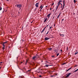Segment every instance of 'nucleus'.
I'll use <instances>...</instances> for the list:
<instances>
[{"mask_svg": "<svg viewBox=\"0 0 78 78\" xmlns=\"http://www.w3.org/2000/svg\"><path fill=\"white\" fill-rule=\"evenodd\" d=\"M65 76L66 78H67L68 77H67V76Z\"/></svg>", "mask_w": 78, "mask_h": 78, "instance_id": "obj_33", "label": "nucleus"}, {"mask_svg": "<svg viewBox=\"0 0 78 78\" xmlns=\"http://www.w3.org/2000/svg\"><path fill=\"white\" fill-rule=\"evenodd\" d=\"M50 39V38H49V37H46L44 39L45 40V41H47V40H48V39Z\"/></svg>", "mask_w": 78, "mask_h": 78, "instance_id": "obj_6", "label": "nucleus"}, {"mask_svg": "<svg viewBox=\"0 0 78 78\" xmlns=\"http://www.w3.org/2000/svg\"><path fill=\"white\" fill-rule=\"evenodd\" d=\"M78 69H77L75 70L74 71V72H77V71H78Z\"/></svg>", "mask_w": 78, "mask_h": 78, "instance_id": "obj_20", "label": "nucleus"}, {"mask_svg": "<svg viewBox=\"0 0 78 78\" xmlns=\"http://www.w3.org/2000/svg\"><path fill=\"white\" fill-rule=\"evenodd\" d=\"M58 2L59 3H61L62 2V1L59 0Z\"/></svg>", "mask_w": 78, "mask_h": 78, "instance_id": "obj_15", "label": "nucleus"}, {"mask_svg": "<svg viewBox=\"0 0 78 78\" xmlns=\"http://www.w3.org/2000/svg\"><path fill=\"white\" fill-rule=\"evenodd\" d=\"M54 27H55V24H54Z\"/></svg>", "mask_w": 78, "mask_h": 78, "instance_id": "obj_47", "label": "nucleus"}, {"mask_svg": "<svg viewBox=\"0 0 78 78\" xmlns=\"http://www.w3.org/2000/svg\"><path fill=\"white\" fill-rule=\"evenodd\" d=\"M1 66H2V64H1Z\"/></svg>", "mask_w": 78, "mask_h": 78, "instance_id": "obj_51", "label": "nucleus"}, {"mask_svg": "<svg viewBox=\"0 0 78 78\" xmlns=\"http://www.w3.org/2000/svg\"><path fill=\"white\" fill-rule=\"evenodd\" d=\"M63 8H64L63 7V8L62 9H62H63Z\"/></svg>", "mask_w": 78, "mask_h": 78, "instance_id": "obj_45", "label": "nucleus"}, {"mask_svg": "<svg viewBox=\"0 0 78 78\" xmlns=\"http://www.w3.org/2000/svg\"><path fill=\"white\" fill-rule=\"evenodd\" d=\"M54 5V3H52V5L53 6V5Z\"/></svg>", "mask_w": 78, "mask_h": 78, "instance_id": "obj_35", "label": "nucleus"}, {"mask_svg": "<svg viewBox=\"0 0 78 78\" xmlns=\"http://www.w3.org/2000/svg\"><path fill=\"white\" fill-rule=\"evenodd\" d=\"M51 27H50L49 28V30H51Z\"/></svg>", "mask_w": 78, "mask_h": 78, "instance_id": "obj_27", "label": "nucleus"}, {"mask_svg": "<svg viewBox=\"0 0 78 78\" xmlns=\"http://www.w3.org/2000/svg\"><path fill=\"white\" fill-rule=\"evenodd\" d=\"M28 60H26V64H27V62H28Z\"/></svg>", "mask_w": 78, "mask_h": 78, "instance_id": "obj_22", "label": "nucleus"}, {"mask_svg": "<svg viewBox=\"0 0 78 78\" xmlns=\"http://www.w3.org/2000/svg\"><path fill=\"white\" fill-rule=\"evenodd\" d=\"M64 64H65V63L63 64V65H64Z\"/></svg>", "mask_w": 78, "mask_h": 78, "instance_id": "obj_48", "label": "nucleus"}, {"mask_svg": "<svg viewBox=\"0 0 78 78\" xmlns=\"http://www.w3.org/2000/svg\"><path fill=\"white\" fill-rule=\"evenodd\" d=\"M51 66V65H46L45 67H48V66Z\"/></svg>", "mask_w": 78, "mask_h": 78, "instance_id": "obj_7", "label": "nucleus"}, {"mask_svg": "<svg viewBox=\"0 0 78 78\" xmlns=\"http://www.w3.org/2000/svg\"><path fill=\"white\" fill-rule=\"evenodd\" d=\"M41 76H42L41 75H40L39 76V77H41Z\"/></svg>", "mask_w": 78, "mask_h": 78, "instance_id": "obj_39", "label": "nucleus"}, {"mask_svg": "<svg viewBox=\"0 0 78 78\" xmlns=\"http://www.w3.org/2000/svg\"><path fill=\"white\" fill-rule=\"evenodd\" d=\"M44 31H45V29H44L43 30H42V31L41 32V33H43V32H44Z\"/></svg>", "mask_w": 78, "mask_h": 78, "instance_id": "obj_12", "label": "nucleus"}, {"mask_svg": "<svg viewBox=\"0 0 78 78\" xmlns=\"http://www.w3.org/2000/svg\"><path fill=\"white\" fill-rule=\"evenodd\" d=\"M48 49H49V50H52V48H48Z\"/></svg>", "mask_w": 78, "mask_h": 78, "instance_id": "obj_17", "label": "nucleus"}, {"mask_svg": "<svg viewBox=\"0 0 78 78\" xmlns=\"http://www.w3.org/2000/svg\"><path fill=\"white\" fill-rule=\"evenodd\" d=\"M51 76V77H53V76Z\"/></svg>", "mask_w": 78, "mask_h": 78, "instance_id": "obj_40", "label": "nucleus"}, {"mask_svg": "<svg viewBox=\"0 0 78 78\" xmlns=\"http://www.w3.org/2000/svg\"><path fill=\"white\" fill-rule=\"evenodd\" d=\"M51 9H52L50 8V10H51Z\"/></svg>", "mask_w": 78, "mask_h": 78, "instance_id": "obj_38", "label": "nucleus"}, {"mask_svg": "<svg viewBox=\"0 0 78 78\" xmlns=\"http://www.w3.org/2000/svg\"><path fill=\"white\" fill-rule=\"evenodd\" d=\"M65 1H64V0L63 1V3H65Z\"/></svg>", "mask_w": 78, "mask_h": 78, "instance_id": "obj_34", "label": "nucleus"}, {"mask_svg": "<svg viewBox=\"0 0 78 78\" xmlns=\"http://www.w3.org/2000/svg\"><path fill=\"white\" fill-rule=\"evenodd\" d=\"M76 66H77V65H76V66H75L74 67H76Z\"/></svg>", "mask_w": 78, "mask_h": 78, "instance_id": "obj_44", "label": "nucleus"}, {"mask_svg": "<svg viewBox=\"0 0 78 78\" xmlns=\"http://www.w3.org/2000/svg\"><path fill=\"white\" fill-rule=\"evenodd\" d=\"M51 56L53 58H55V56L54 55H52Z\"/></svg>", "mask_w": 78, "mask_h": 78, "instance_id": "obj_30", "label": "nucleus"}, {"mask_svg": "<svg viewBox=\"0 0 78 78\" xmlns=\"http://www.w3.org/2000/svg\"><path fill=\"white\" fill-rule=\"evenodd\" d=\"M72 74V73H69L67 75H66V77H69V76H70V75H71Z\"/></svg>", "mask_w": 78, "mask_h": 78, "instance_id": "obj_5", "label": "nucleus"}, {"mask_svg": "<svg viewBox=\"0 0 78 78\" xmlns=\"http://www.w3.org/2000/svg\"><path fill=\"white\" fill-rule=\"evenodd\" d=\"M54 18V17H53V19Z\"/></svg>", "mask_w": 78, "mask_h": 78, "instance_id": "obj_53", "label": "nucleus"}, {"mask_svg": "<svg viewBox=\"0 0 78 78\" xmlns=\"http://www.w3.org/2000/svg\"><path fill=\"white\" fill-rule=\"evenodd\" d=\"M65 6V3H63V8L64 7V6Z\"/></svg>", "mask_w": 78, "mask_h": 78, "instance_id": "obj_19", "label": "nucleus"}, {"mask_svg": "<svg viewBox=\"0 0 78 78\" xmlns=\"http://www.w3.org/2000/svg\"><path fill=\"white\" fill-rule=\"evenodd\" d=\"M47 27V26H46L44 28V30L45 29V28H46Z\"/></svg>", "mask_w": 78, "mask_h": 78, "instance_id": "obj_32", "label": "nucleus"}, {"mask_svg": "<svg viewBox=\"0 0 78 78\" xmlns=\"http://www.w3.org/2000/svg\"><path fill=\"white\" fill-rule=\"evenodd\" d=\"M61 51H62V50H61Z\"/></svg>", "mask_w": 78, "mask_h": 78, "instance_id": "obj_42", "label": "nucleus"}, {"mask_svg": "<svg viewBox=\"0 0 78 78\" xmlns=\"http://www.w3.org/2000/svg\"><path fill=\"white\" fill-rule=\"evenodd\" d=\"M2 69V67H0V69Z\"/></svg>", "mask_w": 78, "mask_h": 78, "instance_id": "obj_41", "label": "nucleus"}, {"mask_svg": "<svg viewBox=\"0 0 78 78\" xmlns=\"http://www.w3.org/2000/svg\"><path fill=\"white\" fill-rule=\"evenodd\" d=\"M60 15V14L57 16V18H58V19L59 18V16Z\"/></svg>", "mask_w": 78, "mask_h": 78, "instance_id": "obj_24", "label": "nucleus"}, {"mask_svg": "<svg viewBox=\"0 0 78 78\" xmlns=\"http://www.w3.org/2000/svg\"><path fill=\"white\" fill-rule=\"evenodd\" d=\"M63 20H64V19H62V21H63Z\"/></svg>", "mask_w": 78, "mask_h": 78, "instance_id": "obj_37", "label": "nucleus"}, {"mask_svg": "<svg viewBox=\"0 0 78 78\" xmlns=\"http://www.w3.org/2000/svg\"><path fill=\"white\" fill-rule=\"evenodd\" d=\"M31 69H30L29 70H28V71H27V72H31Z\"/></svg>", "mask_w": 78, "mask_h": 78, "instance_id": "obj_21", "label": "nucleus"}, {"mask_svg": "<svg viewBox=\"0 0 78 78\" xmlns=\"http://www.w3.org/2000/svg\"><path fill=\"white\" fill-rule=\"evenodd\" d=\"M55 52H56V53H58V51L57 50H55Z\"/></svg>", "mask_w": 78, "mask_h": 78, "instance_id": "obj_10", "label": "nucleus"}, {"mask_svg": "<svg viewBox=\"0 0 78 78\" xmlns=\"http://www.w3.org/2000/svg\"><path fill=\"white\" fill-rule=\"evenodd\" d=\"M58 5L57 6V7L56 10V9H58V7H59V5H60L61 6V8H62V4H61L60 3H59V2H58Z\"/></svg>", "mask_w": 78, "mask_h": 78, "instance_id": "obj_2", "label": "nucleus"}, {"mask_svg": "<svg viewBox=\"0 0 78 78\" xmlns=\"http://www.w3.org/2000/svg\"><path fill=\"white\" fill-rule=\"evenodd\" d=\"M22 6L20 4H17V7H18V8H21L22 7Z\"/></svg>", "mask_w": 78, "mask_h": 78, "instance_id": "obj_3", "label": "nucleus"}, {"mask_svg": "<svg viewBox=\"0 0 78 78\" xmlns=\"http://www.w3.org/2000/svg\"><path fill=\"white\" fill-rule=\"evenodd\" d=\"M3 62H0V63L1 64Z\"/></svg>", "mask_w": 78, "mask_h": 78, "instance_id": "obj_36", "label": "nucleus"}, {"mask_svg": "<svg viewBox=\"0 0 78 78\" xmlns=\"http://www.w3.org/2000/svg\"><path fill=\"white\" fill-rule=\"evenodd\" d=\"M23 63V62H21V63Z\"/></svg>", "mask_w": 78, "mask_h": 78, "instance_id": "obj_49", "label": "nucleus"}, {"mask_svg": "<svg viewBox=\"0 0 78 78\" xmlns=\"http://www.w3.org/2000/svg\"><path fill=\"white\" fill-rule=\"evenodd\" d=\"M58 6H59V8H61V4H60Z\"/></svg>", "mask_w": 78, "mask_h": 78, "instance_id": "obj_26", "label": "nucleus"}, {"mask_svg": "<svg viewBox=\"0 0 78 78\" xmlns=\"http://www.w3.org/2000/svg\"><path fill=\"white\" fill-rule=\"evenodd\" d=\"M61 36H62V37H64V34H60Z\"/></svg>", "mask_w": 78, "mask_h": 78, "instance_id": "obj_13", "label": "nucleus"}, {"mask_svg": "<svg viewBox=\"0 0 78 78\" xmlns=\"http://www.w3.org/2000/svg\"><path fill=\"white\" fill-rule=\"evenodd\" d=\"M43 7H44V6H43L41 8V10H42V9L43 8Z\"/></svg>", "mask_w": 78, "mask_h": 78, "instance_id": "obj_29", "label": "nucleus"}, {"mask_svg": "<svg viewBox=\"0 0 78 78\" xmlns=\"http://www.w3.org/2000/svg\"><path fill=\"white\" fill-rule=\"evenodd\" d=\"M56 54L57 55V56H58L59 55V53H56Z\"/></svg>", "mask_w": 78, "mask_h": 78, "instance_id": "obj_11", "label": "nucleus"}, {"mask_svg": "<svg viewBox=\"0 0 78 78\" xmlns=\"http://www.w3.org/2000/svg\"><path fill=\"white\" fill-rule=\"evenodd\" d=\"M40 11H41H41H41V10H40Z\"/></svg>", "mask_w": 78, "mask_h": 78, "instance_id": "obj_46", "label": "nucleus"}, {"mask_svg": "<svg viewBox=\"0 0 78 78\" xmlns=\"http://www.w3.org/2000/svg\"><path fill=\"white\" fill-rule=\"evenodd\" d=\"M49 32V31H48V32L46 34H48Z\"/></svg>", "mask_w": 78, "mask_h": 78, "instance_id": "obj_31", "label": "nucleus"}, {"mask_svg": "<svg viewBox=\"0 0 78 78\" xmlns=\"http://www.w3.org/2000/svg\"><path fill=\"white\" fill-rule=\"evenodd\" d=\"M6 43H7V42H4L2 44L3 47H2V49L3 50H4V49L5 48V44H6Z\"/></svg>", "mask_w": 78, "mask_h": 78, "instance_id": "obj_1", "label": "nucleus"}, {"mask_svg": "<svg viewBox=\"0 0 78 78\" xmlns=\"http://www.w3.org/2000/svg\"><path fill=\"white\" fill-rule=\"evenodd\" d=\"M38 5H39L38 3H36V4H35V6H36V7H37V8H38Z\"/></svg>", "mask_w": 78, "mask_h": 78, "instance_id": "obj_4", "label": "nucleus"}, {"mask_svg": "<svg viewBox=\"0 0 78 78\" xmlns=\"http://www.w3.org/2000/svg\"><path fill=\"white\" fill-rule=\"evenodd\" d=\"M73 2L74 3H76V1L75 0H74Z\"/></svg>", "mask_w": 78, "mask_h": 78, "instance_id": "obj_14", "label": "nucleus"}, {"mask_svg": "<svg viewBox=\"0 0 78 78\" xmlns=\"http://www.w3.org/2000/svg\"><path fill=\"white\" fill-rule=\"evenodd\" d=\"M78 53V52H76L75 53V55H76V54H77Z\"/></svg>", "mask_w": 78, "mask_h": 78, "instance_id": "obj_28", "label": "nucleus"}, {"mask_svg": "<svg viewBox=\"0 0 78 78\" xmlns=\"http://www.w3.org/2000/svg\"><path fill=\"white\" fill-rule=\"evenodd\" d=\"M48 25L49 24H48L46 27H48Z\"/></svg>", "mask_w": 78, "mask_h": 78, "instance_id": "obj_43", "label": "nucleus"}, {"mask_svg": "<svg viewBox=\"0 0 78 78\" xmlns=\"http://www.w3.org/2000/svg\"><path fill=\"white\" fill-rule=\"evenodd\" d=\"M32 22H31V23H32Z\"/></svg>", "mask_w": 78, "mask_h": 78, "instance_id": "obj_50", "label": "nucleus"}, {"mask_svg": "<svg viewBox=\"0 0 78 78\" xmlns=\"http://www.w3.org/2000/svg\"><path fill=\"white\" fill-rule=\"evenodd\" d=\"M47 18H46L45 19V20H44V22H46V21H47Z\"/></svg>", "mask_w": 78, "mask_h": 78, "instance_id": "obj_16", "label": "nucleus"}, {"mask_svg": "<svg viewBox=\"0 0 78 78\" xmlns=\"http://www.w3.org/2000/svg\"><path fill=\"white\" fill-rule=\"evenodd\" d=\"M42 8V5H41L40 8Z\"/></svg>", "mask_w": 78, "mask_h": 78, "instance_id": "obj_23", "label": "nucleus"}, {"mask_svg": "<svg viewBox=\"0 0 78 78\" xmlns=\"http://www.w3.org/2000/svg\"><path fill=\"white\" fill-rule=\"evenodd\" d=\"M36 58V56H34L33 57V59H35V58Z\"/></svg>", "mask_w": 78, "mask_h": 78, "instance_id": "obj_9", "label": "nucleus"}, {"mask_svg": "<svg viewBox=\"0 0 78 78\" xmlns=\"http://www.w3.org/2000/svg\"><path fill=\"white\" fill-rule=\"evenodd\" d=\"M63 78H64V76L63 77Z\"/></svg>", "mask_w": 78, "mask_h": 78, "instance_id": "obj_52", "label": "nucleus"}, {"mask_svg": "<svg viewBox=\"0 0 78 78\" xmlns=\"http://www.w3.org/2000/svg\"><path fill=\"white\" fill-rule=\"evenodd\" d=\"M51 15V13L48 14V15L47 16V17H48V18H49L50 17V16Z\"/></svg>", "mask_w": 78, "mask_h": 78, "instance_id": "obj_8", "label": "nucleus"}, {"mask_svg": "<svg viewBox=\"0 0 78 78\" xmlns=\"http://www.w3.org/2000/svg\"><path fill=\"white\" fill-rule=\"evenodd\" d=\"M2 8L0 7V11H1V10H2Z\"/></svg>", "mask_w": 78, "mask_h": 78, "instance_id": "obj_25", "label": "nucleus"}, {"mask_svg": "<svg viewBox=\"0 0 78 78\" xmlns=\"http://www.w3.org/2000/svg\"><path fill=\"white\" fill-rule=\"evenodd\" d=\"M72 68L71 67V68H69V69H68L67 70V71H66L67 72L69 71V70H70V69H72Z\"/></svg>", "mask_w": 78, "mask_h": 78, "instance_id": "obj_18", "label": "nucleus"}]
</instances>
